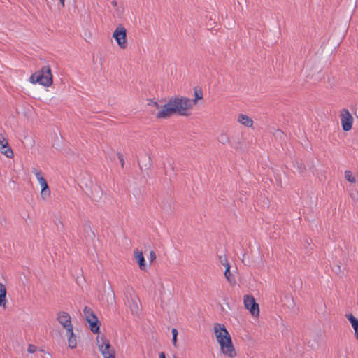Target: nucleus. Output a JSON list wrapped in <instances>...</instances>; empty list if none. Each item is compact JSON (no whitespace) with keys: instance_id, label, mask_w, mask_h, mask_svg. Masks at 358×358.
<instances>
[{"instance_id":"nucleus-1","label":"nucleus","mask_w":358,"mask_h":358,"mask_svg":"<svg viewBox=\"0 0 358 358\" xmlns=\"http://www.w3.org/2000/svg\"><path fill=\"white\" fill-rule=\"evenodd\" d=\"M194 99L185 96H172L169 101L164 104L163 110L158 111L155 117L157 119H167L174 114L182 116H189V110L196 105L198 100L203 99L201 88L196 87L194 89Z\"/></svg>"},{"instance_id":"nucleus-2","label":"nucleus","mask_w":358,"mask_h":358,"mask_svg":"<svg viewBox=\"0 0 358 358\" xmlns=\"http://www.w3.org/2000/svg\"><path fill=\"white\" fill-rule=\"evenodd\" d=\"M214 331L222 353L230 358L235 357L236 352L233 345L231 336L225 326L216 323L214 326Z\"/></svg>"},{"instance_id":"nucleus-3","label":"nucleus","mask_w":358,"mask_h":358,"mask_svg":"<svg viewBox=\"0 0 358 358\" xmlns=\"http://www.w3.org/2000/svg\"><path fill=\"white\" fill-rule=\"evenodd\" d=\"M31 83H39L45 87H50L53 82L51 69L48 65L44 66L40 71L34 73L29 78Z\"/></svg>"},{"instance_id":"nucleus-4","label":"nucleus","mask_w":358,"mask_h":358,"mask_svg":"<svg viewBox=\"0 0 358 358\" xmlns=\"http://www.w3.org/2000/svg\"><path fill=\"white\" fill-rule=\"evenodd\" d=\"M96 344L103 358H115V351L104 336H97Z\"/></svg>"},{"instance_id":"nucleus-5","label":"nucleus","mask_w":358,"mask_h":358,"mask_svg":"<svg viewBox=\"0 0 358 358\" xmlns=\"http://www.w3.org/2000/svg\"><path fill=\"white\" fill-rule=\"evenodd\" d=\"M84 191L93 201L98 202L102 198L103 189L98 184H94L92 182L89 184L86 183Z\"/></svg>"},{"instance_id":"nucleus-6","label":"nucleus","mask_w":358,"mask_h":358,"mask_svg":"<svg viewBox=\"0 0 358 358\" xmlns=\"http://www.w3.org/2000/svg\"><path fill=\"white\" fill-rule=\"evenodd\" d=\"M113 38L121 48L124 49L127 48V29L122 24H119L116 27L113 33Z\"/></svg>"},{"instance_id":"nucleus-7","label":"nucleus","mask_w":358,"mask_h":358,"mask_svg":"<svg viewBox=\"0 0 358 358\" xmlns=\"http://www.w3.org/2000/svg\"><path fill=\"white\" fill-rule=\"evenodd\" d=\"M244 305L252 316H258L259 314V304L256 302L252 295H245L244 296Z\"/></svg>"},{"instance_id":"nucleus-8","label":"nucleus","mask_w":358,"mask_h":358,"mask_svg":"<svg viewBox=\"0 0 358 358\" xmlns=\"http://www.w3.org/2000/svg\"><path fill=\"white\" fill-rule=\"evenodd\" d=\"M341 127L344 131H348L352 129L353 117L348 110L344 108L341 113Z\"/></svg>"},{"instance_id":"nucleus-9","label":"nucleus","mask_w":358,"mask_h":358,"mask_svg":"<svg viewBox=\"0 0 358 358\" xmlns=\"http://www.w3.org/2000/svg\"><path fill=\"white\" fill-rule=\"evenodd\" d=\"M85 320L90 324V330L94 334H99L101 323L95 313L94 312H90V315H86Z\"/></svg>"},{"instance_id":"nucleus-10","label":"nucleus","mask_w":358,"mask_h":358,"mask_svg":"<svg viewBox=\"0 0 358 358\" xmlns=\"http://www.w3.org/2000/svg\"><path fill=\"white\" fill-rule=\"evenodd\" d=\"M57 319L58 322L62 325V327L66 329V331L71 330L73 328L71 317L66 312H59Z\"/></svg>"},{"instance_id":"nucleus-11","label":"nucleus","mask_w":358,"mask_h":358,"mask_svg":"<svg viewBox=\"0 0 358 358\" xmlns=\"http://www.w3.org/2000/svg\"><path fill=\"white\" fill-rule=\"evenodd\" d=\"M0 150L1 153L5 155L8 158L13 157V150L9 146L7 140L1 134H0Z\"/></svg>"},{"instance_id":"nucleus-12","label":"nucleus","mask_w":358,"mask_h":358,"mask_svg":"<svg viewBox=\"0 0 358 358\" xmlns=\"http://www.w3.org/2000/svg\"><path fill=\"white\" fill-rule=\"evenodd\" d=\"M231 146L236 150H242L244 145L243 138L241 134H236L231 136Z\"/></svg>"},{"instance_id":"nucleus-13","label":"nucleus","mask_w":358,"mask_h":358,"mask_svg":"<svg viewBox=\"0 0 358 358\" xmlns=\"http://www.w3.org/2000/svg\"><path fill=\"white\" fill-rule=\"evenodd\" d=\"M134 255L140 269L142 271H146L147 266L143 252L139 251L138 249H136L134 251Z\"/></svg>"},{"instance_id":"nucleus-14","label":"nucleus","mask_w":358,"mask_h":358,"mask_svg":"<svg viewBox=\"0 0 358 358\" xmlns=\"http://www.w3.org/2000/svg\"><path fill=\"white\" fill-rule=\"evenodd\" d=\"M41 187V195L43 200L46 199L50 196V190L48 186V184L46 180L44 178H40V181L38 182Z\"/></svg>"},{"instance_id":"nucleus-15","label":"nucleus","mask_w":358,"mask_h":358,"mask_svg":"<svg viewBox=\"0 0 358 358\" xmlns=\"http://www.w3.org/2000/svg\"><path fill=\"white\" fill-rule=\"evenodd\" d=\"M138 164L141 170H143V169L145 171L150 170L152 166V162L150 155L145 152L144 159H142L141 162L138 161Z\"/></svg>"},{"instance_id":"nucleus-16","label":"nucleus","mask_w":358,"mask_h":358,"mask_svg":"<svg viewBox=\"0 0 358 358\" xmlns=\"http://www.w3.org/2000/svg\"><path fill=\"white\" fill-rule=\"evenodd\" d=\"M345 317L352 325L355 331V336L358 340V318L355 317L352 313L345 315Z\"/></svg>"},{"instance_id":"nucleus-17","label":"nucleus","mask_w":358,"mask_h":358,"mask_svg":"<svg viewBox=\"0 0 358 358\" xmlns=\"http://www.w3.org/2000/svg\"><path fill=\"white\" fill-rule=\"evenodd\" d=\"M84 236L86 239L93 241L95 238V233L92 230V227L89 222L83 224Z\"/></svg>"},{"instance_id":"nucleus-18","label":"nucleus","mask_w":358,"mask_h":358,"mask_svg":"<svg viewBox=\"0 0 358 358\" xmlns=\"http://www.w3.org/2000/svg\"><path fill=\"white\" fill-rule=\"evenodd\" d=\"M68 335V345L70 348L73 349L77 346L76 336L73 333V328L71 330L66 331Z\"/></svg>"},{"instance_id":"nucleus-19","label":"nucleus","mask_w":358,"mask_h":358,"mask_svg":"<svg viewBox=\"0 0 358 358\" xmlns=\"http://www.w3.org/2000/svg\"><path fill=\"white\" fill-rule=\"evenodd\" d=\"M238 121L241 124L248 127H251L253 124V120L252 118L244 114L239 115Z\"/></svg>"},{"instance_id":"nucleus-20","label":"nucleus","mask_w":358,"mask_h":358,"mask_svg":"<svg viewBox=\"0 0 358 358\" xmlns=\"http://www.w3.org/2000/svg\"><path fill=\"white\" fill-rule=\"evenodd\" d=\"M6 287L0 282V306L6 307Z\"/></svg>"},{"instance_id":"nucleus-21","label":"nucleus","mask_w":358,"mask_h":358,"mask_svg":"<svg viewBox=\"0 0 358 358\" xmlns=\"http://www.w3.org/2000/svg\"><path fill=\"white\" fill-rule=\"evenodd\" d=\"M224 267H225V271L224 272V277L226 278V279L227 280L229 283H230L231 285H235L236 283V279L232 276V275L230 272V268H231L230 264H227V266H226Z\"/></svg>"},{"instance_id":"nucleus-22","label":"nucleus","mask_w":358,"mask_h":358,"mask_svg":"<svg viewBox=\"0 0 358 358\" xmlns=\"http://www.w3.org/2000/svg\"><path fill=\"white\" fill-rule=\"evenodd\" d=\"M293 166L301 176H303L306 168L305 164L301 161L296 160L293 163Z\"/></svg>"},{"instance_id":"nucleus-23","label":"nucleus","mask_w":358,"mask_h":358,"mask_svg":"<svg viewBox=\"0 0 358 358\" xmlns=\"http://www.w3.org/2000/svg\"><path fill=\"white\" fill-rule=\"evenodd\" d=\"M283 306H287L289 309H292L294 307V301L293 297L289 295H285L284 300H282Z\"/></svg>"},{"instance_id":"nucleus-24","label":"nucleus","mask_w":358,"mask_h":358,"mask_svg":"<svg viewBox=\"0 0 358 358\" xmlns=\"http://www.w3.org/2000/svg\"><path fill=\"white\" fill-rule=\"evenodd\" d=\"M104 292H106L107 295V301L109 302L110 301L114 302L115 301V293L114 291L112 289V287L110 283H108V286L107 289H104Z\"/></svg>"},{"instance_id":"nucleus-25","label":"nucleus","mask_w":358,"mask_h":358,"mask_svg":"<svg viewBox=\"0 0 358 358\" xmlns=\"http://www.w3.org/2000/svg\"><path fill=\"white\" fill-rule=\"evenodd\" d=\"M217 141L223 145L230 143V138L226 134H221L217 138Z\"/></svg>"},{"instance_id":"nucleus-26","label":"nucleus","mask_w":358,"mask_h":358,"mask_svg":"<svg viewBox=\"0 0 358 358\" xmlns=\"http://www.w3.org/2000/svg\"><path fill=\"white\" fill-rule=\"evenodd\" d=\"M148 105L150 106H155V108L159 109V111L163 110L164 105H159L157 101L152 99H148Z\"/></svg>"},{"instance_id":"nucleus-27","label":"nucleus","mask_w":358,"mask_h":358,"mask_svg":"<svg viewBox=\"0 0 358 358\" xmlns=\"http://www.w3.org/2000/svg\"><path fill=\"white\" fill-rule=\"evenodd\" d=\"M345 178L351 183H355L356 182V179L352 176V172L348 170L345 171Z\"/></svg>"},{"instance_id":"nucleus-28","label":"nucleus","mask_w":358,"mask_h":358,"mask_svg":"<svg viewBox=\"0 0 358 358\" xmlns=\"http://www.w3.org/2000/svg\"><path fill=\"white\" fill-rule=\"evenodd\" d=\"M332 269L333 271L335 272L340 277H343L345 275L344 271L341 270L340 265H335Z\"/></svg>"},{"instance_id":"nucleus-29","label":"nucleus","mask_w":358,"mask_h":358,"mask_svg":"<svg viewBox=\"0 0 358 358\" xmlns=\"http://www.w3.org/2000/svg\"><path fill=\"white\" fill-rule=\"evenodd\" d=\"M31 173H33L36 176V178H37V180H38V182L40 181V178H44V177L43 176V175H42L41 171H38V170L36 168H35V167H33V168L31 169Z\"/></svg>"},{"instance_id":"nucleus-30","label":"nucleus","mask_w":358,"mask_h":358,"mask_svg":"<svg viewBox=\"0 0 358 358\" xmlns=\"http://www.w3.org/2000/svg\"><path fill=\"white\" fill-rule=\"evenodd\" d=\"M242 262L245 265V266H250V264L252 263L250 259V257L246 255V253H244L243 255V258H242Z\"/></svg>"},{"instance_id":"nucleus-31","label":"nucleus","mask_w":358,"mask_h":358,"mask_svg":"<svg viewBox=\"0 0 358 358\" xmlns=\"http://www.w3.org/2000/svg\"><path fill=\"white\" fill-rule=\"evenodd\" d=\"M219 260H220V264H222L224 266H227V264H229L226 255L220 256Z\"/></svg>"},{"instance_id":"nucleus-32","label":"nucleus","mask_w":358,"mask_h":358,"mask_svg":"<svg viewBox=\"0 0 358 358\" xmlns=\"http://www.w3.org/2000/svg\"><path fill=\"white\" fill-rule=\"evenodd\" d=\"M352 146L358 150V132L355 133V137L352 140Z\"/></svg>"},{"instance_id":"nucleus-33","label":"nucleus","mask_w":358,"mask_h":358,"mask_svg":"<svg viewBox=\"0 0 358 358\" xmlns=\"http://www.w3.org/2000/svg\"><path fill=\"white\" fill-rule=\"evenodd\" d=\"M36 349H37L36 346H35L34 345H32V344H29L28 345L27 351L29 353L32 354L36 351Z\"/></svg>"},{"instance_id":"nucleus-34","label":"nucleus","mask_w":358,"mask_h":358,"mask_svg":"<svg viewBox=\"0 0 358 358\" xmlns=\"http://www.w3.org/2000/svg\"><path fill=\"white\" fill-rule=\"evenodd\" d=\"M90 312H94L90 308L85 306L83 309V313L85 315V317H86V315H90Z\"/></svg>"},{"instance_id":"nucleus-35","label":"nucleus","mask_w":358,"mask_h":358,"mask_svg":"<svg viewBox=\"0 0 358 358\" xmlns=\"http://www.w3.org/2000/svg\"><path fill=\"white\" fill-rule=\"evenodd\" d=\"M117 157L121 163V166L122 167H124V157L123 155L120 153V152H118L117 153Z\"/></svg>"},{"instance_id":"nucleus-36","label":"nucleus","mask_w":358,"mask_h":358,"mask_svg":"<svg viewBox=\"0 0 358 358\" xmlns=\"http://www.w3.org/2000/svg\"><path fill=\"white\" fill-rule=\"evenodd\" d=\"M56 141L57 142H55L54 144H53V147H55L56 149L59 150L61 148V144H60V140L59 139L58 137L56 138Z\"/></svg>"},{"instance_id":"nucleus-37","label":"nucleus","mask_w":358,"mask_h":358,"mask_svg":"<svg viewBox=\"0 0 358 358\" xmlns=\"http://www.w3.org/2000/svg\"><path fill=\"white\" fill-rule=\"evenodd\" d=\"M274 135L280 138L285 137V134L281 130H277Z\"/></svg>"},{"instance_id":"nucleus-38","label":"nucleus","mask_w":358,"mask_h":358,"mask_svg":"<svg viewBox=\"0 0 358 358\" xmlns=\"http://www.w3.org/2000/svg\"><path fill=\"white\" fill-rule=\"evenodd\" d=\"M150 262L156 259V254L153 250L150 252Z\"/></svg>"},{"instance_id":"nucleus-39","label":"nucleus","mask_w":358,"mask_h":358,"mask_svg":"<svg viewBox=\"0 0 358 358\" xmlns=\"http://www.w3.org/2000/svg\"><path fill=\"white\" fill-rule=\"evenodd\" d=\"M171 333H172V337H177L178 336V330L176 328H173L172 329Z\"/></svg>"},{"instance_id":"nucleus-40","label":"nucleus","mask_w":358,"mask_h":358,"mask_svg":"<svg viewBox=\"0 0 358 358\" xmlns=\"http://www.w3.org/2000/svg\"><path fill=\"white\" fill-rule=\"evenodd\" d=\"M172 343L174 347H177V337H172Z\"/></svg>"},{"instance_id":"nucleus-41","label":"nucleus","mask_w":358,"mask_h":358,"mask_svg":"<svg viewBox=\"0 0 358 358\" xmlns=\"http://www.w3.org/2000/svg\"><path fill=\"white\" fill-rule=\"evenodd\" d=\"M159 358H166V355L164 352H159Z\"/></svg>"},{"instance_id":"nucleus-42","label":"nucleus","mask_w":358,"mask_h":358,"mask_svg":"<svg viewBox=\"0 0 358 358\" xmlns=\"http://www.w3.org/2000/svg\"><path fill=\"white\" fill-rule=\"evenodd\" d=\"M62 7L65 6V0H59Z\"/></svg>"},{"instance_id":"nucleus-43","label":"nucleus","mask_w":358,"mask_h":358,"mask_svg":"<svg viewBox=\"0 0 358 358\" xmlns=\"http://www.w3.org/2000/svg\"><path fill=\"white\" fill-rule=\"evenodd\" d=\"M111 4L113 6H116L117 5V2L115 0L112 1Z\"/></svg>"},{"instance_id":"nucleus-44","label":"nucleus","mask_w":358,"mask_h":358,"mask_svg":"<svg viewBox=\"0 0 358 358\" xmlns=\"http://www.w3.org/2000/svg\"><path fill=\"white\" fill-rule=\"evenodd\" d=\"M59 224H61V226L63 227L62 222L60 220H58V224H57V227L58 228H59Z\"/></svg>"},{"instance_id":"nucleus-45","label":"nucleus","mask_w":358,"mask_h":358,"mask_svg":"<svg viewBox=\"0 0 358 358\" xmlns=\"http://www.w3.org/2000/svg\"><path fill=\"white\" fill-rule=\"evenodd\" d=\"M59 224H61V226L63 227L62 222L60 220H58V224H57V227L58 228H59Z\"/></svg>"},{"instance_id":"nucleus-46","label":"nucleus","mask_w":358,"mask_h":358,"mask_svg":"<svg viewBox=\"0 0 358 358\" xmlns=\"http://www.w3.org/2000/svg\"><path fill=\"white\" fill-rule=\"evenodd\" d=\"M169 166H170L171 170L173 171L174 168H173V165L171 164H170Z\"/></svg>"},{"instance_id":"nucleus-47","label":"nucleus","mask_w":358,"mask_h":358,"mask_svg":"<svg viewBox=\"0 0 358 358\" xmlns=\"http://www.w3.org/2000/svg\"><path fill=\"white\" fill-rule=\"evenodd\" d=\"M134 309H136L135 310L137 311L138 310V306L136 305L135 307H134Z\"/></svg>"},{"instance_id":"nucleus-48","label":"nucleus","mask_w":358,"mask_h":358,"mask_svg":"<svg viewBox=\"0 0 358 358\" xmlns=\"http://www.w3.org/2000/svg\"><path fill=\"white\" fill-rule=\"evenodd\" d=\"M134 309H136L135 310L137 311L138 310V306L136 305L135 307H134Z\"/></svg>"},{"instance_id":"nucleus-49","label":"nucleus","mask_w":358,"mask_h":358,"mask_svg":"<svg viewBox=\"0 0 358 358\" xmlns=\"http://www.w3.org/2000/svg\"><path fill=\"white\" fill-rule=\"evenodd\" d=\"M306 243H307L308 245H310V242H309V241H308V240H306Z\"/></svg>"},{"instance_id":"nucleus-50","label":"nucleus","mask_w":358,"mask_h":358,"mask_svg":"<svg viewBox=\"0 0 358 358\" xmlns=\"http://www.w3.org/2000/svg\"><path fill=\"white\" fill-rule=\"evenodd\" d=\"M165 174H166V175H168V174H169V173H168V171H167V170H165Z\"/></svg>"},{"instance_id":"nucleus-51","label":"nucleus","mask_w":358,"mask_h":358,"mask_svg":"<svg viewBox=\"0 0 358 358\" xmlns=\"http://www.w3.org/2000/svg\"><path fill=\"white\" fill-rule=\"evenodd\" d=\"M110 159H115L114 156H113V157H112V156H110Z\"/></svg>"},{"instance_id":"nucleus-52","label":"nucleus","mask_w":358,"mask_h":358,"mask_svg":"<svg viewBox=\"0 0 358 358\" xmlns=\"http://www.w3.org/2000/svg\"><path fill=\"white\" fill-rule=\"evenodd\" d=\"M173 358H178V357L176 355H173Z\"/></svg>"},{"instance_id":"nucleus-53","label":"nucleus","mask_w":358,"mask_h":358,"mask_svg":"<svg viewBox=\"0 0 358 358\" xmlns=\"http://www.w3.org/2000/svg\"><path fill=\"white\" fill-rule=\"evenodd\" d=\"M50 358H52V356H50V354H48Z\"/></svg>"},{"instance_id":"nucleus-54","label":"nucleus","mask_w":358,"mask_h":358,"mask_svg":"<svg viewBox=\"0 0 358 358\" xmlns=\"http://www.w3.org/2000/svg\"><path fill=\"white\" fill-rule=\"evenodd\" d=\"M50 358H52V356H50V354H48Z\"/></svg>"},{"instance_id":"nucleus-55","label":"nucleus","mask_w":358,"mask_h":358,"mask_svg":"<svg viewBox=\"0 0 358 358\" xmlns=\"http://www.w3.org/2000/svg\"><path fill=\"white\" fill-rule=\"evenodd\" d=\"M357 117H358V115H357Z\"/></svg>"}]
</instances>
